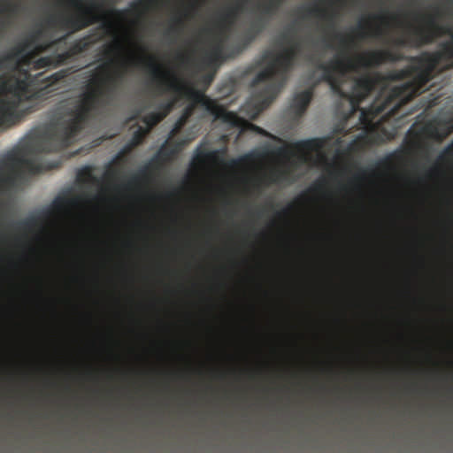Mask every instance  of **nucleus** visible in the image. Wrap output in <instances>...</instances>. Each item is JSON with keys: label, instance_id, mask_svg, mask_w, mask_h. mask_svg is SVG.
<instances>
[{"label": "nucleus", "instance_id": "1", "mask_svg": "<svg viewBox=\"0 0 453 453\" xmlns=\"http://www.w3.org/2000/svg\"><path fill=\"white\" fill-rule=\"evenodd\" d=\"M144 59L150 73V81L155 85L157 95L172 94L166 102L157 105V111L141 118L150 130L160 123L173 111L175 104L183 98L190 103L184 108L181 116L170 132V138L177 135L193 115L196 107L203 108L215 120L230 127L242 128L246 121L237 113L227 111L203 92L195 90L186 84L173 70L164 68L154 56L130 58L121 67H117L113 58L83 73L88 78L84 91L78 96L59 102L56 107L58 119L49 126L28 134L20 144L7 152L0 159V188H13L26 173L38 174L42 165L33 156L41 153L60 151L69 147L101 110L111 104L120 88L126 73L127 65L138 66Z\"/></svg>", "mask_w": 453, "mask_h": 453}, {"label": "nucleus", "instance_id": "2", "mask_svg": "<svg viewBox=\"0 0 453 453\" xmlns=\"http://www.w3.org/2000/svg\"><path fill=\"white\" fill-rule=\"evenodd\" d=\"M68 4L64 11L48 14L42 22L31 31L19 44L0 55V127H9L27 115L39 109V103L48 98L52 88L71 74V69H62L49 76L44 73L32 75L22 68L34 64L35 57L44 50L53 49L66 35L57 40H44L46 30H61L74 33L95 23L103 22L104 29H112L113 22L101 11L104 2H57ZM116 4L117 2H111Z\"/></svg>", "mask_w": 453, "mask_h": 453}, {"label": "nucleus", "instance_id": "3", "mask_svg": "<svg viewBox=\"0 0 453 453\" xmlns=\"http://www.w3.org/2000/svg\"><path fill=\"white\" fill-rule=\"evenodd\" d=\"M453 12L439 6H432L426 12H412L403 18L398 14L383 12L372 13L362 17L352 29V34L364 40L381 38L392 25L404 28L409 37L418 43H429L442 35L450 40L441 45L439 51L414 58L411 64L392 74L394 80L404 82L394 88L390 96L381 104L374 102L369 109H362L360 123L368 131H374V120L388 110L393 100L409 101L419 95L434 74L442 68L453 67Z\"/></svg>", "mask_w": 453, "mask_h": 453}, {"label": "nucleus", "instance_id": "4", "mask_svg": "<svg viewBox=\"0 0 453 453\" xmlns=\"http://www.w3.org/2000/svg\"><path fill=\"white\" fill-rule=\"evenodd\" d=\"M334 37L339 40V50L329 61L316 63V68L323 73L318 83L326 82L335 95L349 100L356 111L374 89L376 81L368 73L358 77L352 74L395 61L397 56L389 50H374L352 57L350 50L356 46L354 36L335 32Z\"/></svg>", "mask_w": 453, "mask_h": 453}, {"label": "nucleus", "instance_id": "5", "mask_svg": "<svg viewBox=\"0 0 453 453\" xmlns=\"http://www.w3.org/2000/svg\"><path fill=\"white\" fill-rule=\"evenodd\" d=\"M284 47L277 54L266 52L263 61L265 66L257 73L251 81L252 88L261 86L257 92V112L267 108L287 83L288 74L294 68L296 61L301 52L300 41L281 42Z\"/></svg>", "mask_w": 453, "mask_h": 453}, {"label": "nucleus", "instance_id": "6", "mask_svg": "<svg viewBox=\"0 0 453 453\" xmlns=\"http://www.w3.org/2000/svg\"><path fill=\"white\" fill-rule=\"evenodd\" d=\"M236 6L219 12L214 20L212 28H205L206 33H213L215 36L228 40L231 32L238 19V11L242 10L249 2H234ZM251 19L248 27L242 34V46L238 47L239 53L242 48L253 42L270 25L278 11L280 2H254Z\"/></svg>", "mask_w": 453, "mask_h": 453}, {"label": "nucleus", "instance_id": "7", "mask_svg": "<svg viewBox=\"0 0 453 453\" xmlns=\"http://www.w3.org/2000/svg\"><path fill=\"white\" fill-rule=\"evenodd\" d=\"M174 137L175 136H173L172 138L169 137L151 161L141 168L137 173L129 178L128 181L125 185L126 188L129 189L132 187L138 185L142 180L148 179L150 170L155 166V165H161L170 161L186 144L194 139V137H187L183 139H174Z\"/></svg>", "mask_w": 453, "mask_h": 453}, {"label": "nucleus", "instance_id": "8", "mask_svg": "<svg viewBox=\"0 0 453 453\" xmlns=\"http://www.w3.org/2000/svg\"><path fill=\"white\" fill-rule=\"evenodd\" d=\"M318 18L326 23L328 28H334V13L327 12L318 6H312L301 12L298 18L288 24L280 35V42L300 41L298 37L299 26L303 20Z\"/></svg>", "mask_w": 453, "mask_h": 453}, {"label": "nucleus", "instance_id": "9", "mask_svg": "<svg viewBox=\"0 0 453 453\" xmlns=\"http://www.w3.org/2000/svg\"><path fill=\"white\" fill-rule=\"evenodd\" d=\"M89 46L87 39L80 40L74 42L68 50L61 53H54L49 56L41 57L35 61V67L42 68H56L65 65L75 55L85 51Z\"/></svg>", "mask_w": 453, "mask_h": 453}, {"label": "nucleus", "instance_id": "10", "mask_svg": "<svg viewBox=\"0 0 453 453\" xmlns=\"http://www.w3.org/2000/svg\"><path fill=\"white\" fill-rule=\"evenodd\" d=\"M226 41L225 38L214 35V45L202 58V64L205 67L216 66L225 59V45Z\"/></svg>", "mask_w": 453, "mask_h": 453}, {"label": "nucleus", "instance_id": "11", "mask_svg": "<svg viewBox=\"0 0 453 453\" xmlns=\"http://www.w3.org/2000/svg\"><path fill=\"white\" fill-rule=\"evenodd\" d=\"M315 85L296 94L294 96L291 108L297 117H301L306 111L309 104H311L314 95Z\"/></svg>", "mask_w": 453, "mask_h": 453}, {"label": "nucleus", "instance_id": "12", "mask_svg": "<svg viewBox=\"0 0 453 453\" xmlns=\"http://www.w3.org/2000/svg\"><path fill=\"white\" fill-rule=\"evenodd\" d=\"M324 145L323 138H310L295 142L293 148L302 153L320 152Z\"/></svg>", "mask_w": 453, "mask_h": 453}, {"label": "nucleus", "instance_id": "13", "mask_svg": "<svg viewBox=\"0 0 453 453\" xmlns=\"http://www.w3.org/2000/svg\"><path fill=\"white\" fill-rule=\"evenodd\" d=\"M220 151L219 150H209L205 147H198L193 158L195 165L203 166L209 162H217L219 159Z\"/></svg>", "mask_w": 453, "mask_h": 453}, {"label": "nucleus", "instance_id": "14", "mask_svg": "<svg viewBox=\"0 0 453 453\" xmlns=\"http://www.w3.org/2000/svg\"><path fill=\"white\" fill-rule=\"evenodd\" d=\"M149 130H145L144 127L138 126L137 129L133 133L132 138L129 143L127 145L124 152L130 151L133 148L141 145L145 137L148 135Z\"/></svg>", "mask_w": 453, "mask_h": 453}, {"label": "nucleus", "instance_id": "15", "mask_svg": "<svg viewBox=\"0 0 453 453\" xmlns=\"http://www.w3.org/2000/svg\"><path fill=\"white\" fill-rule=\"evenodd\" d=\"M290 174L289 170H272L268 174L265 175L262 178L263 182L267 183H277L281 180H285L288 179V176Z\"/></svg>", "mask_w": 453, "mask_h": 453}, {"label": "nucleus", "instance_id": "16", "mask_svg": "<svg viewBox=\"0 0 453 453\" xmlns=\"http://www.w3.org/2000/svg\"><path fill=\"white\" fill-rule=\"evenodd\" d=\"M82 201L81 196L65 197L59 196L55 199L54 205L58 211H62L67 207L79 205Z\"/></svg>", "mask_w": 453, "mask_h": 453}, {"label": "nucleus", "instance_id": "17", "mask_svg": "<svg viewBox=\"0 0 453 453\" xmlns=\"http://www.w3.org/2000/svg\"><path fill=\"white\" fill-rule=\"evenodd\" d=\"M254 159H255V154L248 153V154L239 157L238 158L232 159L230 162V165L232 167H241V166L246 165L253 162Z\"/></svg>", "mask_w": 453, "mask_h": 453}, {"label": "nucleus", "instance_id": "18", "mask_svg": "<svg viewBox=\"0 0 453 453\" xmlns=\"http://www.w3.org/2000/svg\"><path fill=\"white\" fill-rule=\"evenodd\" d=\"M77 177L81 181L83 182H90L96 180V177L92 173V169L88 166L81 169L78 172Z\"/></svg>", "mask_w": 453, "mask_h": 453}, {"label": "nucleus", "instance_id": "19", "mask_svg": "<svg viewBox=\"0 0 453 453\" xmlns=\"http://www.w3.org/2000/svg\"><path fill=\"white\" fill-rule=\"evenodd\" d=\"M368 173L374 174L375 172L372 169L359 167L357 169V173L354 175V180L357 181H363L366 179Z\"/></svg>", "mask_w": 453, "mask_h": 453}, {"label": "nucleus", "instance_id": "20", "mask_svg": "<svg viewBox=\"0 0 453 453\" xmlns=\"http://www.w3.org/2000/svg\"><path fill=\"white\" fill-rule=\"evenodd\" d=\"M36 224V219L35 218H28L23 221H20L18 226L22 229H30Z\"/></svg>", "mask_w": 453, "mask_h": 453}, {"label": "nucleus", "instance_id": "21", "mask_svg": "<svg viewBox=\"0 0 453 453\" xmlns=\"http://www.w3.org/2000/svg\"><path fill=\"white\" fill-rule=\"evenodd\" d=\"M183 27V20L180 17H176L173 19V24L171 25L169 31L176 32L180 28Z\"/></svg>", "mask_w": 453, "mask_h": 453}, {"label": "nucleus", "instance_id": "22", "mask_svg": "<svg viewBox=\"0 0 453 453\" xmlns=\"http://www.w3.org/2000/svg\"><path fill=\"white\" fill-rule=\"evenodd\" d=\"M121 48H122L121 42L118 41V42H114L113 44L108 46L105 50V53L107 55H110L113 52V50H119Z\"/></svg>", "mask_w": 453, "mask_h": 453}, {"label": "nucleus", "instance_id": "23", "mask_svg": "<svg viewBox=\"0 0 453 453\" xmlns=\"http://www.w3.org/2000/svg\"><path fill=\"white\" fill-rule=\"evenodd\" d=\"M143 109H138L135 111V112L134 114H132L128 119H127V121L130 122V121H133V120H135L137 119H141V114L142 112Z\"/></svg>", "mask_w": 453, "mask_h": 453}, {"label": "nucleus", "instance_id": "24", "mask_svg": "<svg viewBox=\"0 0 453 453\" xmlns=\"http://www.w3.org/2000/svg\"><path fill=\"white\" fill-rule=\"evenodd\" d=\"M131 3V6H135V5H138V4H158L159 2H142V1H139V2H130ZM161 4H163L164 2H160ZM189 4H203V2H188Z\"/></svg>", "mask_w": 453, "mask_h": 453}, {"label": "nucleus", "instance_id": "25", "mask_svg": "<svg viewBox=\"0 0 453 453\" xmlns=\"http://www.w3.org/2000/svg\"><path fill=\"white\" fill-rule=\"evenodd\" d=\"M292 210V205H289L283 210H281L280 212L277 213L278 217H285L289 215L290 211Z\"/></svg>", "mask_w": 453, "mask_h": 453}, {"label": "nucleus", "instance_id": "26", "mask_svg": "<svg viewBox=\"0 0 453 453\" xmlns=\"http://www.w3.org/2000/svg\"><path fill=\"white\" fill-rule=\"evenodd\" d=\"M178 58L183 64H187L190 60L189 56L182 54V53L178 55Z\"/></svg>", "mask_w": 453, "mask_h": 453}, {"label": "nucleus", "instance_id": "27", "mask_svg": "<svg viewBox=\"0 0 453 453\" xmlns=\"http://www.w3.org/2000/svg\"><path fill=\"white\" fill-rule=\"evenodd\" d=\"M252 128L254 130H256L258 134H264V135H267V133L261 127H257V126H255V125H251Z\"/></svg>", "mask_w": 453, "mask_h": 453}, {"label": "nucleus", "instance_id": "28", "mask_svg": "<svg viewBox=\"0 0 453 453\" xmlns=\"http://www.w3.org/2000/svg\"><path fill=\"white\" fill-rule=\"evenodd\" d=\"M406 41H407V40H406V38H405V37H399V38H397V40H396V43H397L398 45H405V44H406Z\"/></svg>", "mask_w": 453, "mask_h": 453}, {"label": "nucleus", "instance_id": "29", "mask_svg": "<svg viewBox=\"0 0 453 453\" xmlns=\"http://www.w3.org/2000/svg\"><path fill=\"white\" fill-rule=\"evenodd\" d=\"M5 24L4 22H0V33L4 29Z\"/></svg>", "mask_w": 453, "mask_h": 453}, {"label": "nucleus", "instance_id": "30", "mask_svg": "<svg viewBox=\"0 0 453 453\" xmlns=\"http://www.w3.org/2000/svg\"><path fill=\"white\" fill-rule=\"evenodd\" d=\"M323 184H324V180H323V181H321V182H319V183H318V184L316 185V187H315V188H322V186H323Z\"/></svg>", "mask_w": 453, "mask_h": 453}, {"label": "nucleus", "instance_id": "31", "mask_svg": "<svg viewBox=\"0 0 453 453\" xmlns=\"http://www.w3.org/2000/svg\"><path fill=\"white\" fill-rule=\"evenodd\" d=\"M213 79V75L208 76V81L210 82Z\"/></svg>", "mask_w": 453, "mask_h": 453}, {"label": "nucleus", "instance_id": "32", "mask_svg": "<svg viewBox=\"0 0 453 453\" xmlns=\"http://www.w3.org/2000/svg\"><path fill=\"white\" fill-rule=\"evenodd\" d=\"M326 47H327V48H329V49H332V48H333V46H332V44H331V43L326 44Z\"/></svg>", "mask_w": 453, "mask_h": 453}, {"label": "nucleus", "instance_id": "33", "mask_svg": "<svg viewBox=\"0 0 453 453\" xmlns=\"http://www.w3.org/2000/svg\"><path fill=\"white\" fill-rule=\"evenodd\" d=\"M387 162H388V158H387V159H385V160H383V161H381V162H380V164H383V165H384V164H386Z\"/></svg>", "mask_w": 453, "mask_h": 453}, {"label": "nucleus", "instance_id": "34", "mask_svg": "<svg viewBox=\"0 0 453 453\" xmlns=\"http://www.w3.org/2000/svg\"><path fill=\"white\" fill-rule=\"evenodd\" d=\"M318 3H319V4H321L322 2H321V1H319Z\"/></svg>", "mask_w": 453, "mask_h": 453}]
</instances>
